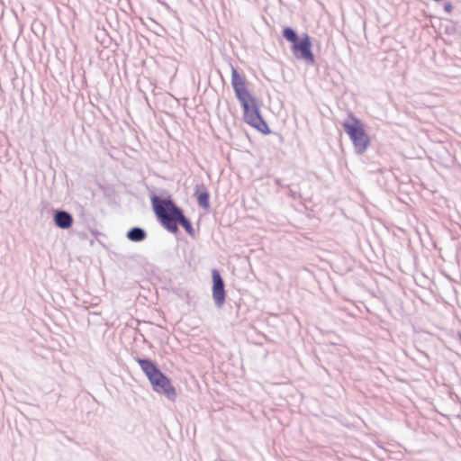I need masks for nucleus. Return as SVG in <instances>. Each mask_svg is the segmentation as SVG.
<instances>
[{
  "label": "nucleus",
  "instance_id": "obj_7",
  "mask_svg": "<svg viewBox=\"0 0 461 461\" xmlns=\"http://www.w3.org/2000/svg\"><path fill=\"white\" fill-rule=\"evenodd\" d=\"M212 298L218 308H221L225 302L224 282L217 269L212 271Z\"/></svg>",
  "mask_w": 461,
  "mask_h": 461
},
{
  "label": "nucleus",
  "instance_id": "obj_8",
  "mask_svg": "<svg viewBox=\"0 0 461 461\" xmlns=\"http://www.w3.org/2000/svg\"><path fill=\"white\" fill-rule=\"evenodd\" d=\"M53 219L56 226L60 229H68L73 224V217L67 211L56 210L54 212Z\"/></svg>",
  "mask_w": 461,
  "mask_h": 461
},
{
  "label": "nucleus",
  "instance_id": "obj_9",
  "mask_svg": "<svg viewBox=\"0 0 461 461\" xmlns=\"http://www.w3.org/2000/svg\"><path fill=\"white\" fill-rule=\"evenodd\" d=\"M194 196L196 197L198 204L203 208L208 209L210 206L209 203V193L204 185H196L194 190Z\"/></svg>",
  "mask_w": 461,
  "mask_h": 461
},
{
  "label": "nucleus",
  "instance_id": "obj_1",
  "mask_svg": "<svg viewBox=\"0 0 461 461\" xmlns=\"http://www.w3.org/2000/svg\"><path fill=\"white\" fill-rule=\"evenodd\" d=\"M143 373L148 376L153 390L165 394L169 400L174 401L176 397L175 387L169 378L164 375L156 364L149 358H136Z\"/></svg>",
  "mask_w": 461,
  "mask_h": 461
},
{
  "label": "nucleus",
  "instance_id": "obj_10",
  "mask_svg": "<svg viewBox=\"0 0 461 461\" xmlns=\"http://www.w3.org/2000/svg\"><path fill=\"white\" fill-rule=\"evenodd\" d=\"M127 238L134 242H140L147 237L145 230L140 227H133L127 232Z\"/></svg>",
  "mask_w": 461,
  "mask_h": 461
},
{
  "label": "nucleus",
  "instance_id": "obj_13",
  "mask_svg": "<svg viewBox=\"0 0 461 461\" xmlns=\"http://www.w3.org/2000/svg\"><path fill=\"white\" fill-rule=\"evenodd\" d=\"M445 8H446V10H450L451 5H446V7H445Z\"/></svg>",
  "mask_w": 461,
  "mask_h": 461
},
{
  "label": "nucleus",
  "instance_id": "obj_11",
  "mask_svg": "<svg viewBox=\"0 0 461 461\" xmlns=\"http://www.w3.org/2000/svg\"><path fill=\"white\" fill-rule=\"evenodd\" d=\"M178 215L180 217L179 221H178V224H180L189 235L194 236V230L192 226L191 221L184 215L183 212L181 214L178 213Z\"/></svg>",
  "mask_w": 461,
  "mask_h": 461
},
{
  "label": "nucleus",
  "instance_id": "obj_2",
  "mask_svg": "<svg viewBox=\"0 0 461 461\" xmlns=\"http://www.w3.org/2000/svg\"><path fill=\"white\" fill-rule=\"evenodd\" d=\"M151 203L154 212L165 229L171 233L178 231L179 214L183 210L176 205L171 198L163 199L158 195L151 197Z\"/></svg>",
  "mask_w": 461,
  "mask_h": 461
},
{
  "label": "nucleus",
  "instance_id": "obj_3",
  "mask_svg": "<svg viewBox=\"0 0 461 461\" xmlns=\"http://www.w3.org/2000/svg\"><path fill=\"white\" fill-rule=\"evenodd\" d=\"M352 122H343L342 126L353 142L356 153L363 154L370 144V139L360 120L357 118H352Z\"/></svg>",
  "mask_w": 461,
  "mask_h": 461
},
{
  "label": "nucleus",
  "instance_id": "obj_5",
  "mask_svg": "<svg viewBox=\"0 0 461 461\" xmlns=\"http://www.w3.org/2000/svg\"><path fill=\"white\" fill-rule=\"evenodd\" d=\"M243 119L246 123L257 129L262 133H269L270 130L268 125L263 119L257 100L249 104L248 107H242Z\"/></svg>",
  "mask_w": 461,
  "mask_h": 461
},
{
  "label": "nucleus",
  "instance_id": "obj_4",
  "mask_svg": "<svg viewBox=\"0 0 461 461\" xmlns=\"http://www.w3.org/2000/svg\"><path fill=\"white\" fill-rule=\"evenodd\" d=\"M231 86L241 107H248L249 104L256 101L248 89L246 78L240 76L234 67H231Z\"/></svg>",
  "mask_w": 461,
  "mask_h": 461
},
{
  "label": "nucleus",
  "instance_id": "obj_6",
  "mask_svg": "<svg viewBox=\"0 0 461 461\" xmlns=\"http://www.w3.org/2000/svg\"><path fill=\"white\" fill-rule=\"evenodd\" d=\"M292 49L294 56L297 59H302L310 65L314 64L315 59L312 51V42L308 34H304L298 42L293 44Z\"/></svg>",
  "mask_w": 461,
  "mask_h": 461
},
{
  "label": "nucleus",
  "instance_id": "obj_12",
  "mask_svg": "<svg viewBox=\"0 0 461 461\" xmlns=\"http://www.w3.org/2000/svg\"><path fill=\"white\" fill-rule=\"evenodd\" d=\"M283 36L286 41L292 42L293 44H295V42L300 41L296 32L291 27H285L283 30Z\"/></svg>",
  "mask_w": 461,
  "mask_h": 461
}]
</instances>
